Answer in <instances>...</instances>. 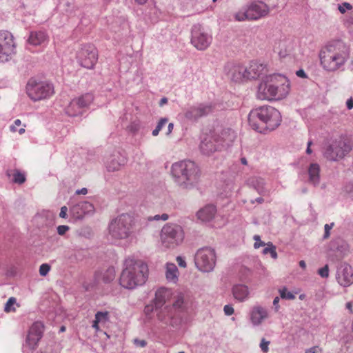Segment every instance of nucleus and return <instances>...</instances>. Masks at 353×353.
Here are the masks:
<instances>
[{"mask_svg":"<svg viewBox=\"0 0 353 353\" xmlns=\"http://www.w3.org/2000/svg\"><path fill=\"white\" fill-rule=\"evenodd\" d=\"M289 79L279 74H272L263 77L256 88V97L261 101H279L285 99L290 93Z\"/></svg>","mask_w":353,"mask_h":353,"instance_id":"f257e3e1","label":"nucleus"},{"mask_svg":"<svg viewBox=\"0 0 353 353\" xmlns=\"http://www.w3.org/2000/svg\"><path fill=\"white\" fill-rule=\"evenodd\" d=\"M149 270L146 263L140 259H125L119 277V284L125 289L132 290L143 285L148 278Z\"/></svg>","mask_w":353,"mask_h":353,"instance_id":"f03ea898","label":"nucleus"},{"mask_svg":"<svg viewBox=\"0 0 353 353\" xmlns=\"http://www.w3.org/2000/svg\"><path fill=\"white\" fill-rule=\"evenodd\" d=\"M250 127L260 133H266L276 129L281 122L278 110L270 105H263L250 111L248 115Z\"/></svg>","mask_w":353,"mask_h":353,"instance_id":"7ed1b4c3","label":"nucleus"},{"mask_svg":"<svg viewBox=\"0 0 353 353\" xmlns=\"http://www.w3.org/2000/svg\"><path fill=\"white\" fill-rule=\"evenodd\" d=\"M319 57L323 69L336 71L345 63L349 57V52L343 43L336 41L324 47L320 52Z\"/></svg>","mask_w":353,"mask_h":353,"instance_id":"20e7f679","label":"nucleus"},{"mask_svg":"<svg viewBox=\"0 0 353 353\" xmlns=\"http://www.w3.org/2000/svg\"><path fill=\"white\" fill-rule=\"evenodd\" d=\"M171 174L175 183L183 188H190L200 177L199 167L192 161H181L172 164Z\"/></svg>","mask_w":353,"mask_h":353,"instance_id":"39448f33","label":"nucleus"},{"mask_svg":"<svg viewBox=\"0 0 353 353\" xmlns=\"http://www.w3.org/2000/svg\"><path fill=\"white\" fill-rule=\"evenodd\" d=\"M353 143L346 137H339L327 145L323 151L324 157L330 161H337L344 159L352 150Z\"/></svg>","mask_w":353,"mask_h":353,"instance_id":"423d86ee","label":"nucleus"},{"mask_svg":"<svg viewBox=\"0 0 353 353\" xmlns=\"http://www.w3.org/2000/svg\"><path fill=\"white\" fill-rule=\"evenodd\" d=\"M183 228L175 223H167L161 229L160 239L161 245L168 249H174L184 241Z\"/></svg>","mask_w":353,"mask_h":353,"instance_id":"0eeeda50","label":"nucleus"},{"mask_svg":"<svg viewBox=\"0 0 353 353\" xmlns=\"http://www.w3.org/2000/svg\"><path fill=\"white\" fill-rule=\"evenodd\" d=\"M134 226V218L128 214H122L110 223L109 232L114 239H126L133 232Z\"/></svg>","mask_w":353,"mask_h":353,"instance_id":"6e6552de","label":"nucleus"},{"mask_svg":"<svg viewBox=\"0 0 353 353\" xmlns=\"http://www.w3.org/2000/svg\"><path fill=\"white\" fill-rule=\"evenodd\" d=\"M26 88L28 96L34 101L48 99L54 94V88L51 83L34 79L28 80Z\"/></svg>","mask_w":353,"mask_h":353,"instance_id":"1a4fd4ad","label":"nucleus"},{"mask_svg":"<svg viewBox=\"0 0 353 353\" xmlns=\"http://www.w3.org/2000/svg\"><path fill=\"white\" fill-rule=\"evenodd\" d=\"M269 8L262 1L252 3L246 10H239L235 14L236 21L256 20L269 13Z\"/></svg>","mask_w":353,"mask_h":353,"instance_id":"9d476101","label":"nucleus"},{"mask_svg":"<svg viewBox=\"0 0 353 353\" xmlns=\"http://www.w3.org/2000/svg\"><path fill=\"white\" fill-rule=\"evenodd\" d=\"M76 58L81 67L88 70L94 69L98 61V50L92 44L83 45L77 52Z\"/></svg>","mask_w":353,"mask_h":353,"instance_id":"9b49d317","label":"nucleus"},{"mask_svg":"<svg viewBox=\"0 0 353 353\" xmlns=\"http://www.w3.org/2000/svg\"><path fill=\"white\" fill-rule=\"evenodd\" d=\"M196 268L202 272H210L215 265L216 256L213 249L203 248L196 252L194 257Z\"/></svg>","mask_w":353,"mask_h":353,"instance_id":"f8f14e48","label":"nucleus"},{"mask_svg":"<svg viewBox=\"0 0 353 353\" xmlns=\"http://www.w3.org/2000/svg\"><path fill=\"white\" fill-rule=\"evenodd\" d=\"M13 35L8 31H0V61L5 62L15 53Z\"/></svg>","mask_w":353,"mask_h":353,"instance_id":"ddd939ff","label":"nucleus"},{"mask_svg":"<svg viewBox=\"0 0 353 353\" xmlns=\"http://www.w3.org/2000/svg\"><path fill=\"white\" fill-rule=\"evenodd\" d=\"M43 325L41 322H35L30 327L23 345L24 348L34 350L43 336Z\"/></svg>","mask_w":353,"mask_h":353,"instance_id":"4468645a","label":"nucleus"},{"mask_svg":"<svg viewBox=\"0 0 353 353\" xmlns=\"http://www.w3.org/2000/svg\"><path fill=\"white\" fill-rule=\"evenodd\" d=\"M212 37L195 26L192 31V44L199 50H206L212 43Z\"/></svg>","mask_w":353,"mask_h":353,"instance_id":"2eb2a0df","label":"nucleus"},{"mask_svg":"<svg viewBox=\"0 0 353 353\" xmlns=\"http://www.w3.org/2000/svg\"><path fill=\"white\" fill-rule=\"evenodd\" d=\"M221 146H222L221 143L219 141L218 136L207 134L201 141L200 149L203 154L209 155L220 150Z\"/></svg>","mask_w":353,"mask_h":353,"instance_id":"dca6fc26","label":"nucleus"},{"mask_svg":"<svg viewBox=\"0 0 353 353\" xmlns=\"http://www.w3.org/2000/svg\"><path fill=\"white\" fill-rule=\"evenodd\" d=\"M225 70L228 78L235 82H241L246 80V68L240 64L228 63L225 67Z\"/></svg>","mask_w":353,"mask_h":353,"instance_id":"f3484780","label":"nucleus"},{"mask_svg":"<svg viewBox=\"0 0 353 353\" xmlns=\"http://www.w3.org/2000/svg\"><path fill=\"white\" fill-rule=\"evenodd\" d=\"M336 280L341 285L344 287L350 286L351 284H352V268L347 263L341 265L337 272Z\"/></svg>","mask_w":353,"mask_h":353,"instance_id":"a211bd4d","label":"nucleus"},{"mask_svg":"<svg viewBox=\"0 0 353 353\" xmlns=\"http://www.w3.org/2000/svg\"><path fill=\"white\" fill-rule=\"evenodd\" d=\"M246 68V80L256 79L266 72V65L252 61Z\"/></svg>","mask_w":353,"mask_h":353,"instance_id":"6ab92c4d","label":"nucleus"},{"mask_svg":"<svg viewBox=\"0 0 353 353\" xmlns=\"http://www.w3.org/2000/svg\"><path fill=\"white\" fill-rule=\"evenodd\" d=\"M268 317L267 310L261 306L253 307L250 312V321L254 325H259Z\"/></svg>","mask_w":353,"mask_h":353,"instance_id":"aec40b11","label":"nucleus"},{"mask_svg":"<svg viewBox=\"0 0 353 353\" xmlns=\"http://www.w3.org/2000/svg\"><path fill=\"white\" fill-rule=\"evenodd\" d=\"M183 301L181 299H179L172 307L165 305L157 313V319L163 323H168L173 315L172 309L176 307H180Z\"/></svg>","mask_w":353,"mask_h":353,"instance_id":"412c9836","label":"nucleus"},{"mask_svg":"<svg viewBox=\"0 0 353 353\" xmlns=\"http://www.w3.org/2000/svg\"><path fill=\"white\" fill-rule=\"evenodd\" d=\"M232 293L234 299L239 302L245 301L250 294L248 287L243 284L234 285L232 288Z\"/></svg>","mask_w":353,"mask_h":353,"instance_id":"4be33fe9","label":"nucleus"},{"mask_svg":"<svg viewBox=\"0 0 353 353\" xmlns=\"http://www.w3.org/2000/svg\"><path fill=\"white\" fill-rule=\"evenodd\" d=\"M48 41V35L45 31H33L30 33L28 42L30 45L41 46Z\"/></svg>","mask_w":353,"mask_h":353,"instance_id":"5701e85b","label":"nucleus"},{"mask_svg":"<svg viewBox=\"0 0 353 353\" xmlns=\"http://www.w3.org/2000/svg\"><path fill=\"white\" fill-rule=\"evenodd\" d=\"M165 276L166 280L172 283H176L179 280V272L173 263H167L165 264Z\"/></svg>","mask_w":353,"mask_h":353,"instance_id":"b1692460","label":"nucleus"},{"mask_svg":"<svg viewBox=\"0 0 353 353\" xmlns=\"http://www.w3.org/2000/svg\"><path fill=\"white\" fill-rule=\"evenodd\" d=\"M216 210L212 205H206L197 212V217L203 222L210 221L214 218Z\"/></svg>","mask_w":353,"mask_h":353,"instance_id":"393cba45","label":"nucleus"},{"mask_svg":"<svg viewBox=\"0 0 353 353\" xmlns=\"http://www.w3.org/2000/svg\"><path fill=\"white\" fill-rule=\"evenodd\" d=\"M171 292L169 290L161 288L155 294L154 305L156 307H162L170 299Z\"/></svg>","mask_w":353,"mask_h":353,"instance_id":"a878e982","label":"nucleus"},{"mask_svg":"<svg viewBox=\"0 0 353 353\" xmlns=\"http://www.w3.org/2000/svg\"><path fill=\"white\" fill-rule=\"evenodd\" d=\"M125 163V159L120 154L114 155L107 161V168L109 171L119 170Z\"/></svg>","mask_w":353,"mask_h":353,"instance_id":"bb28decb","label":"nucleus"},{"mask_svg":"<svg viewBox=\"0 0 353 353\" xmlns=\"http://www.w3.org/2000/svg\"><path fill=\"white\" fill-rule=\"evenodd\" d=\"M93 209L92 205L87 201H83L74 205L71 208V211L76 214L77 218H81L85 212L92 211Z\"/></svg>","mask_w":353,"mask_h":353,"instance_id":"cd10ccee","label":"nucleus"},{"mask_svg":"<svg viewBox=\"0 0 353 353\" xmlns=\"http://www.w3.org/2000/svg\"><path fill=\"white\" fill-rule=\"evenodd\" d=\"M74 99L76 100L77 103H78L82 110L84 112V110L88 108L93 102L94 96L91 93H85L79 96V97L74 98Z\"/></svg>","mask_w":353,"mask_h":353,"instance_id":"c85d7f7f","label":"nucleus"},{"mask_svg":"<svg viewBox=\"0 0 353 353\" xmlns=\"http://www.w3.org/2000/svg\"><path fill=\"white\" fill-rule=\"evenodd\" d=\"M310 181L313 184H318L320 179V166L317 163H311L308 168Z\"/></svg>","mask_w":353,"mask_h":353,"instance_id":"c756f323","label":"nucleus"},{"mask_svg":"<svg viewBox=\"0 0 353 353\" xmlns=\"http://www.w3.org/2000/svg\"><path fill=\"white\" fill-rule=\"evenodd\" d=\"M109 320V312H97L95 314V319L92 323V327L96 330H99V323L104 324Z\"/></svg>","mask_w":353,"mask_h":353,"instance_id":"7c9ffc66","label":"nucleus"},{"mask_svg":"<svg viewBox=\"0 0 353 353\" xmlns=\"http://www.w3.org/2000/svg\"><path fill=\"white\" fill-rule=\"evenodd\" d=\"M65 112L70 117H76L83 114V111L80 108L76 100L73 99L65 108Z\"/></svg>","mask_w":353,"mask_h":353,"instance_id":"2f4dec72","label":"nucleus"},{"mask_svg":"<svg viewBox=\"0 0 353 353\" xmlns=\"http://www.w3.org/2000/svg\"><path fill=\"white\" fill-rule=\"evenodd\" d=\"M221 138V140H219V141L221 143V145H223V143H225V144L229 145L230 143H232L234 140L236 134L231 129H227L223 130Z\"/></svg>","mask_w":353,"mask_h":353,"instance_id":"473e14b6","label":"nucleus"},{"mask_svg":"<svg viewBox=\"0 0 353 353\" xmlns=\"http://www.w3.org/2000/svg\"><path fill=\"white\" fill-rule=\"evenodd\" d=\"M8 176H12V181L16 183L21 184L26 181L24 174L18 170H11L7 172Z\"/></svg>","mask_w":353,"mask_h":353,"instance_id":"72a5a7b5","label":"nucleus"},{"mask_svg":"<svg viewBox=\"0 0 353 353\" xmlns=\"http://www.w3.org/2000/svg\"><path fill=\"white\" fill-rule=\"evenodd\" d=\"M184 117L190 121H196L198 119L201 118V114H199L198 105L190 107L187 109L184 112Z\"/></svg>","mask_w":353,"mask_h":353,"instance_id":"f704fd0d","label":"nucleus"},{"mask_svg":"<svg viewBox=\"0 0 353 353\" xmlns=\"http://www.w3.org/2000/svg\"><path fill=\"white\" fill-rule=\"evenodd\" d=\"M115 269L114 267L108 268L102 273V280L105 283H110L115 278Z\"/></svg>","mask_w":353,"mask_h":353,"instance_id":"c9c22d12","label":"nucleus"},{"mask_svg":"<svg viewBox=\"0 0 353 353\" xmlns=\"http://www.w3.org/2000/svg\"><path fill=\"white\" fill-rule=\"evenodd\" d=\"M199 114L201 117L208 115L213 112L214 105L212 103L200 104L198 105Z\"/></svg>","mask_w":353,"mask_h":353,"instance_id":"e433bc0d","label":"nucleus"},{"mask_svg":"<svg viewBox=\"0 0 353 353\" xmlns=\"http://www.w3.org/2000/svg\"><path fill=\"white\" fill-rule=\"evenodd\" d=\"M267 247L263 249V254H270L272 259H276L278 257L276 247L271 243L269 242L266 244Z\"/></svg>","mask_w":353,"mask_h":353,"instance_id":"4c0bfd02","label":"nucleus"},{"mask_svg":"<svg viewBox=\"0 0 353 353\" xmlns=\"http://www.w3.org/2000/svg\"><path fill=\"white\" fill-rule=\"evenodd\" d=\"M14 305L17 304V299L14 297H10L8 299V301L6 302L5 307H4V311L6 313L10 312H14L16 311V308L14 307Z\"/></svg>","mask_w":353,"mask_h":353,"instance_id":"58836bf2","label":"nucleus"},{"mask_svg":"<svg viewBox=\"0 0 353 353\" xmlns=\"http://www.w3.org/2000/svg\"><path fill=\"white\" fill-rule=\"evenodd\" d=\"M21 125V121L20 119H16L14 122V124L10 125V130L12 132H18L20 134H22L25 132V127L26 125H23L21 128L18 129L19 127Z\"/></svg>","mask_w":353,"mask_h":353,"instance_id":"ea45409f","label":"nucleus"},{"mask_svg":"<svg viewBox=\"0 0 353 353\" xmlns=\"http://www.w3.org/2000/svg\"><path fill=\"white\" fill-rule=\"evenodd\" d=\"M280 296L282 299L288 300H293L295 299V296L290 292H288L285 288L279 290Z\"/></svg>","mask_w":353,"mask_h":353,"instance_id":"a19ab883","label":"nucleus"},{"mask_svg":"<svg viewBox=\"0 0 353 353\" xmlns=\"http://www.w3.org/2000/svg\"><path fill=\"white\" fill-rule=\"evenodd\" d=\"M352 6L347 2H344L342 4L338 6V10L341 14L345 13L346 10H351Z\"/></svg>","mask_w":353,"mask_h":353,"instance_id":"79ce46f5","label":"nucleus"},{"mask_svg":"<svg viewBox=\"0 0 353 353\" xmlns=\"http://www.w3.org/2000/svg\"><path fill=\"white\" fill-rule=\"evenodd\" d=\"M270 343V341H267L264 338H263L261 339L259 346L263 352H264V353L268 352Z\"/></svg>","mask_w":353,"mask_h":353,"instance_id":"37998d69","label":"nucleus"},{"mask_svg":"<svg viewBox=\"0 0 353 353\" xmlns=\"http://www.w3.org/2000/svg\"><path fill=\"white\" fill-rule=\"evenodd\" d=\"M50 270V266L47 263H43L39 268V274L41 276H46Z\"/></svg>","mask_w":353,"mask_h":353,"instance_id":"c03bdc74","label":"nucleus"},{"mask_svg":"<svg viewBox=\"0 0 353 353\" xmlns=\"http://www.w3.org/2000/svg\"><path fill=\"white\" fill-rule=\"evenodd\" d=\"M318 274L322 278H327L329 276V266H328V265H325L324 267L319 269Z\"/></svg>","mask_w":353,"mask_h":353,"instance_id":"a18cd8bd","label":"nucleus"},{"mask_svg":"<svg viewBox=\"0 0 353 353\" xmlns=\"http://www.w3.org/2000/svg\"><path fill=\"white\" fill-rule=\"evenodd\" d=\"M334 223H332L330 224H325V226H324L325 233H324V235H323V239H328L330 237V230L334 227Z\"/></svg>","mask_w":353,"mask_h":353,"instance_id":"49530a36","label":"nucleus"},{"mask_svg":"<svg viewBox=\"0 0 353 353\" xmlns=\"http://www.w3.org/2000/svg\"><path fill=\"white\" fill-rule=\"evenodd\" d=\"M304 353H323V348L319 345H315L307 349Z\"/></svg>","mask_w":353,"mask_h":353,"instance_id":"de8ad7c7","label":"nucleus"},{"mask_svg":"<svg viewBox=\"0 0 353 353\" xmlns=\"http://www.w3.org/2000/svg\"><path fill=\"white\" fill-rule=\"evenodd\" d=\"M254 240L255 241L254 243V247L256 249L260 248L261 246H264L265 245H266L264 242L261 241L260 236L259 235H255L254 236Z\"/></svg>","mask_w":353,"mask_h":353,"instance_id":"09e8293b","label":"nucleus"},{"mask_svg":"<svg viewBox=\"0 0 353 353\" xmlns=\"http://www.w3.org/2000/svg\"><path fill=\"white\" fill-rule=\"evenodd\" d=\"M70 230L69 226L61 225L57 227V233L59 235H64Z\"/></svg>","mask_w":353,"mask_h":353,"instance_id":"8fccbe9b","label":"nucleus"},{"mask_svg":"<svg viewBox=\"0 0 353 353\" xmlns=\"http://www.w3.org/2000/svg\"><path fill=\"white\" fill-rule=\"evenodd\" d=\"M223 311L226 316H230L234 312V307L231 305H225L223 307Z\"/></svg>","mask_w":353,"mask_h":353,"instance_id":"3c124183","label":"nucleus"},{"mask_svg":"<svg viewBox=\"0 0 353 353\" xmlns=\"http://www.w3.org/2000/svg\"><path fill=\"white\" fill-rule=\"evenodd\" d=\"M163 220V221H166L168 219V215L167 214H163L161 216L160 215H155L154 216H150L148 218V220L149 221H153V220H155V221H159V220Z\"/></svg>","mask_w":353,"mask_h":353,"instance_id":"603ef678","label":"nucleus"},{"mask_svg":"<svg viewBox=\"0 0 353 353\" xmlns=\"http://www.w3.org/2000/svg\"><path fill=\"white\" fill-rule=\"evenodd\" d=\"M176 262L178 263V265L181 267V268H186L187 266V264H186V262L184 260V259L180 256H177L176 259Z\"/></svg>","mask_w":353,"mask_h":353,"instance_id":"864d4df0","label":"nucleus"},{"mask_svg":"<svg viewBox=\"0 0 353 353\" xmlns=\"http://www.w3.org/2000/svg\"><path fill=\"white\" fill-rule=\"evenodd\" d=\"M168 123V119L166 118H162L159 121L157 128L159 129V131L161 130L162 128Z\"/></svg>","mask_w":353,"mask_h":353,"instance_id":"5fc2aeb1","label":"nucleus"},{"mask_svg":"<svg viewBox=\"0 0 353 353\" xmlns=\"http://www.w3.org/2000/svg\"><path fill=\"white\" fill-rule=\"evenodd\" d=\"M67 212H68L67 207L66 206H63L61 208V211H60V213H59V216L61 217V218L65 219L67 217Z\"/></svg>","mask_w":353,"mask_h":353,"instance_id":"6e6d98bb","label":"nucleus"},{"mask_svg":"<svg viewBox=\"0 0 353 353\" xmlns=\"http://www.w3.org/2000/svg\"><path fill=\"white\" fill-rule=\"evenodd\" d=\"M279 298L278 296L275 297L273 301V304L275 306V310L276 312L279 310Z\"/></svg>","mask_w":353,"mask_h":353,"instance_id":"4d7b16f0","label":"nucleus"},{"mask_svg":"<svg viewBox=\"0 0 353 353\" xmlns=\"http://www.w3.org/2000/svg\"><path fill=\"white\" fill-rule=\"evenodd\" d=\"M296 74L299 77H301V78H305L306 77V74H305V72H304L303 70H299L296 71Z\"/></svg>","mask_w":353,"mask_h":353,"instance_id":"13d9d810","label":"nucleus"},{"mask_svg":"<svg viewBox=\"0 0 353 353\" xmlns=\"http://www.w3.org/2000/svg\"><path fill=\"white\" fill-rule=\"evenodd\" d=\"M346 105H347V108L348 110L352 109L353 108V99L352 98L349 99L347 101Z\"/></svg>","mask_w":353,"mask_h":353,"instance_id":"bf43d9fd","label":"nucleus"},{"mask_svg":"<svg viewBox=\"0 0 353 353\" xmlns=\"http://www.w3.org/2000/svg\"><path fill=\"white\" fill-rule=\"evenodd\" d=\"M135 343L142 347H143L146 345V342L144 340H141V341L135 340Z\"/></svg>","mask_w":353,"mask_h":353,"instance_id":"052dcab7","label":"nucleus"},{"mask_svg":"<svg viewBox=\"0 0 353 353\" xmlns=\"http://www.w3.org/2000/svg\"><path fill=\"white\" fill-rule=\"evenodd\" d=\"M173 128H174L173 123H169L168 126V131L166 132V134L169 135L172 132Z\"/></svg>","mask_w":353,"mask_h":353,"instance_id":"680f3d73","label":"nucleus"},{"mask_svg":"<svg viewBox=\"0 0 353 353\" xmlns=\"http://www.w3.org/2000/svg\"><path fill=\"white\" fill-rule=\"evenodd\" d=\"M76 193L77 194H86L88 193V190L86 188H83L81 190H78Z\"/></svg>","mask_w":353,"mask_h":353,"instance_id":"e2e57ef3","label":"nucleus"},{"mask_svg":"<svg viewBox=\"0 0 353 353\" xmlns=\"http://www.w3.org/2000/svg\"><path fill=\"white\" fill-rule=\"evenodd\" d=\"M259 180L260 179H257L256 177H252V178L249 179L248 183L254 185V181H256L259 182Z\"/></svg>","mask_w":353,"mask_h":353,"instance_id":"0e129e2a","label":"nucleus"},{"mask_svg":"<svg viewBox=\"0 0 353 353\" xmlns=\"http://www.w3.org/2000/svg\"><path fill=\"white\" fill-rule=\"evenodd\" d=\"M312 144V142L311 141H308V143H307V150H306V152L308 154L312 153V150L310 148V146H311Z\"/></svg>","mask_w":353,"mask_h":353,"instance_id":"69168bd1","label":"nucleus"},{"mask_svg":"<svg viewBox=\"0 0 353 353\" xmlns=\"http://www.w3.org/2000/svg\"><path fill=\"white\" fill-rule=\"evenodd\" d=\"M346 308L348 309L351 313L353 312V310H352V304L351 302H347L346 303Z\"/></svg>","mask_w":353,"mask_h":353,"instance_id":"338daca9","label":"nucleus"},{"mask_svg":"<svg viewBox=\"0 0 353 353\" xmlns=\"http://www.w3.org/2000/svg\"><path fill=\"white\" fill-rule=\"evenodd\" d=\"M299 265L301 268H302L303 269H305L306 268V263L304 261L301 260L299 261Z\"/></svg>","mask_w":353,"mask_h":353,"instance_id":"774afa93","label":"nucleus"}]
</instances>
